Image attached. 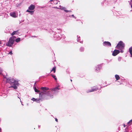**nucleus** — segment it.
Wrapping results in <instances>:
<instances>
[{"mask_svg":"<svg viewBox=\"0 0 132 132\" xmlns=\"http://www.w3.org/2000/svg\"><path fill=\"white\" fill-rule=\"evenodd\" d=\"M6 79V82L9 83L11 85V87H13L14 89L17 88V87L16 86L18 84V81L14 80L13 78H5Z\"/></svg>","mask_w":132,"mask_h":132,"instance_id":"obj_1","label":"nucleus"},{"mask_svg":"<svg viewBox=\"0 0 132 132\" xmlns=\"http://www.w3.org/2000/svg\"><path fill=\"white\" fill-rule=\"evenodd\" d=\"M40 89L42 90V91L39 93L40 95L43 94L47 95H48L50 94V92L48 90L49 89L48 88L42 87L40 88Z\"/></svg>","mask_w":132,"mask_h":132,"instance_id":"obj_2","label":"nucleus"},{"mask_svg":"<svg viewBox=\"0 0 132 132\" xmlns=\"http://www.w3.org/2000/svg\"><path fill=\"white\" fill-rule=\"evenodd\" d=\"M14 36L10 37L8 42L6 43V45L9 47H11L13 45L14 41Z\"/></svg>","mask_w":132,"mask_h":132,"instance_id":"obj_3","label":"nucleus"},{"mask_svg":"<svg viewBox=\"0 0 132 132\" xmlns=\"http://www.w3.org/2000/svg\"><path fill=\"white\" fill-rule=\"evenodd\" d=\"M124 45L122 42L120 41L117 45L116 46V48L120 50L124 48Z\"/></svg>","mask_w":132,"mask_h":132,"instance_id":"obj_4","label":"nucleus"},{"mask_svg":"<svg viewBox=\"0 0 132 132\" xmlns=\"http://www.w3.org/2000/svg\"><path fill=\"white\" fill-rule=\"evenodd\" d=\"M120 52L119 50H115L113 52L112 55L113 56H116Z\"/></svg>","mask_w":132,"mask_h":132,"instance_id":"obj_5","label":"nucleus"},{"mask_svg":"<svg viewBox=\"0 0 132 132\" xmlns=\"http://www.w3.org/2000/svg\"><path fill=\"white\" fill-rule=\"evenodd\" d=\"M98 89V88H94V87H93V88H92L91 89L88 90L87 91V93H88L94 92L95 91H96Z\"/></svg>","mask_w":132,"mask_h":132,"instance_id":"obj_6","label":"nucleus"},{"mask_svg":"<svg viewBox=\"0 0 132 132\" xmlns=\"http://www.w3.org/2000/svg\"><path fill=\"white\" fill-rule=\"evenodd\" d=\"M103 45L104 46H111V43L109 42L105 41L103 43Z\"/></svg>","mask_w":132,"mask_h":132,"instance_id":"obj_7","label":"nucleus"},{"mask_svg":"<svg viewBox=\"0 0 132 132\" xmlns=\"http://www.w3.org/2000/svg\"><path fill=\"white\" fill-rule=\"evenodd\" d=\"M10 15L13 18H16L17 16L15 12H13L10 13Z\"/></svg>","mask_w":132,"mask_h":132,"instance_id":"obj_8","label":"nucleus"},{"mask_svg":"<svg viewBox=\"0 0 132 132\" xmlns=\"http://www.w3.org/2000/svg\"><path fill=\"white\" fill-rule=\"evenodd\" d=\"M35 7V6L32 4L29 7V9L30 10H34Z\"/></svg>","mask_w":132,"mask_h":132,"instance_id":"obj_9","label":"nucleus"},{"mask_svg":"<svg viewBox=\"0 0 132 132\" xmlns=\"http://www.w3.org/2000/svg\"><path fill=\"white\" fill-rule=\"evenodd\" d=\"M50 1L52 2H53L52 3L53 4H57L58 3V2L57 0H51Z\"/></svg>","mask_w":132,"mask_h":132,"instance_id":"obj_10","label":"nucleus"},{"mask_svg":"<svg viewBox=\"0 0 132 132\" xmlns=\"http://www.w3.org/2000/svg\"><path fill=\"white\" fill-rule=\"evenodd\" d=\"M129 51L131 56L132 57V47H130L129 49Z\"/></svg>","mask_w":132,"mask_h":132,"instance_id":"obj_11","label":"nucleus"},{"mask_svg":"<svg viewBox=\"0 0 132 132\" xmlns=\"http://www.w3.org/2000/svg\"><path fill=\"white\" fill-rule=\"evenodd\" d=\"M75 88L73 86H70L68 87V89L69 90H74Z\"/></svg>","mask_w":132,"mask_h":132,"instance_id":"obj_12","label":"nucleus"},{"mask_svg":"<svg viewBox=\"0 0 132 132\" xmlns=\"http://www.w3.org/2000/svg\"><path fill=\"white\" fill-rule=\"evenodd\" d=\"M59 89L58 88V87H56L55 88H53L51 90L55 91Z\"/></svg>","mask_w":132,"mask_h":132,"instance_id":"obj_13","label":"nucleus"},{"mask_svg":"<svg viewBox=\"0 0 132 132\" xmlns=\"http://www.w3.org/2000/svg\"><path fill=\"white\" fill-rule=\"evenodd\" d=\"M56 67H54L52 69L51 71V72L52 71H53L54 73H55L56 71Z\"/></svg>","mask_w":132,"mask_h":132,"instance_id":"obj_14","label":"nucleus"},{"mask_svg":"<svg viewBox=\"0 0 132 132\" xmlns=\"http://www.w3.org/2000/svg\"><path fill=\"white\" fill-rule=\"evenodd\" d=\"M115 77L117 80H118L120 78V77H119V76L117 75H115Z\"/></svg>","mask_w":132,"mask_h":132,"instance_id":"obj_15","label":"nucleus"},{"mask_svg":"<svg viewBox=\"0 0 132 132\" xmlns=\"http://www.w3.org/2000/svg\"><path fill=\"white\" fill-rule=\"evenodd\" d=\"M18 32V30L16 31H14L12 33H11V35L13 36L15 34H16L17 32Z\"/></svg>","mask_w":132,"mask_h":132,"instance_id":"obj_16","label":"nucleus"},{"mask_svg":"<svg viewBox=\"0 0 132 132\" xmlns=\"http://www.w3.org/2000/svg\"><path fill=\"white\" fill-rule=\"evenodd\" d=\"M51 76L52 77L54 78L55 80H57V78L56 77V76L55 75H53L52 74H51Z\"/></svg>","mask_w":132,"mask_h":132,"instance_id":"obj_17","label":"nucleus"},{"mask_svg":"<svg viewBox=\"0 0 132 132\" xmlns=\"http://www.w3.org/2000/svg\"><path fill=\"white\" fill-rule=\"evenodd\" d=\"M36 100H35V101H36L37 103H39V101L41 100V99L40 98H39L38 99L36 98Z\"/></svg>","mask_w":132,"mask_h":132,"instance_id":"obj_18","label":"nucleus"},{"mask_svg":"<svg viewBox=\"0 0 132 132\" xmlns=\"http://www.w3.org/2000/svg\"><path fill=\"white\" fill-rule=\"evenodd\" d=\"M26 12L30 13L31 14H32L33 13V11H30L28 10H27L26 11Z\"/></svg>","mask_w":132,"mask_h":132,"instance_id":"obj_19","label":"nucleus"},{"mask_svg":"<svg viewBox=\"0 0 132 132\" xmlns=\"http://www.w3.org/2000/svg\"><path fill=\"white\" fill-rule=\"evenodd\" d=\"M20 38H18L16 39L15 41L16 42H18L20 41Z\"/></svg>","mask_w":132,"mask_h":132,"instance_id":"obj_20","label":"nucleus"},{"mask_svg":"<svg viewBox=\"0 0 132 132\" xmlns=\"http://www.w3.org/2000/svg\"><path fill=\"white\" fill-rule=\"evenodd\" d=\"M34 90L36 92V93H38L39 92V91L36 88V87H35L34 88Z\"/></svg>","mask_w":132,"mask_h":132,"instance_id":"obj_21","label":"nucleus"},{"mask_svg":"<svg viewBox=\"0 0 132 132\" xmlns=\"http://www.w3.org/2000/svg\"><path fill=\"white\" fill-rule=\"evenodd\" d=\"M64 11L65 12H72L70 10H64Z\"/></svg>","mask_w":132,"mask_h":132,"instance_id":"obj_22","label":"nucleus"},{"mask_svg":"<svg viewBox=\"0 0 132 132\" xmlns=\"http://www.w3.org/2000/svg\"><path fill=\"white\" fill-rule=\"evenodd\" d=\"M36 98H32V100L33 101H35V100H36Z\"/></svg>","mask_w":132,"mask_h":132,"instance_id":"obj_23","label":"nucleus"},{"mask_svg":"<svg viewBox=\"0 0 132 132\" xmlns=\"http://www.w3.org/2000/svg\"><path fill=\"white\" fill-rule=\"evenodd\" d=\"M131 122H132V119L131 120L129 121L128 123V124H129Z\"/></svg>","mask_w":132,"mask_h":132,"instance_id":"obj_24","label":"nucleus"},{"mask_svg":"<svg viewBox=\"0 0 132 132\" xmlns=\"http://www.w3.org/2000/svg\"><path fill=\"white\" fill-rule=\"evenodd\" d=\"M9 54H10L11 55H12V51H11L9 52Z\"/></svg>","mask_w":132,"mask_h":132,"instance_id":"obj_25","label":"nucleus"},{"mask_svg":"<svg viewBox=\"0 0 132 132\" xmlns=\"http://www.w3.org/2000/svg\"><path fill=\"white\" fill-rule=\"evenodd\" d=\"M55 121H56L57 122L58 121L57 119H56V118H55Z\"/></svg>","mask_w":132,"mask_h":132,"instance_id":"obj_26","label":"nucleus"},{"mask_svg":"<svg viewBox=\"0 0 132 132\" xmlns=\"http://www.w3.org/2000/svg\"><path fill=\"white\" fill-rule=\"evenodd\" d=\"M2 72V70L1 69H0V74H1Z\"/></svg>","mask_w":132,"mask_h":132,"instance_id":"obj_27","label":"nucleus"},{"mask_svg":"<svg viewBox=\"0 0 132 132\" xmlns=\"http://www.w3.org/2000/svg\"><path fill=\"white\" fill-rule=\"evenodd\" d=\"M72 16V17H74L75 16H74V15H73V14H72V15H71Z\"/></svg>","mask_w":132,"mask_h":132,"instance_id":"obj_28","label":"nucleus"},{"mask_svg":"<svg viewBox=\"0 0 132 132\" xmlns=\"http://www.w3.org/2000/svg\"><path fill=\"white\" fill-rule=\"evenodd\" d=\"M1 44V41L0 40V44Z\"/></svg>","mask_w":132,"mask_h":132,"instance_id":"obj_29","label":"nucleus"},{"mask_svg":"<svg viewBox=\"0 0 132 132\" xmlns=\"http://www.w3.org/2000/svg\"><path fill=\"white\" fill-rule=\"evenodd\" d=\"M131 7L132 8V3H131Z\"/></svg>","mask_w":132,"mask_h":132,"instance_id":"obj_30","label":"nucleus"},{"mask_svg":"<svg viewBox=\"0 0 132 132\" xmlns=\"http://www.w3.org/2000/svg\"><path fill=\"white\" fill-rule=\"evenodd\" d=\"M123 52V51H122L121 50V53H122Z\"/></svg>","mask_w":132,"mask_h":132,"instance_id":"obj_31","label":"nucleus"},{"mask_svg":"<svg viewBox=\"0 0 132 132\" xmlns=\"http://www.w3.org/2000/svg\"><path fill=\"white\" fill-rule=\"evenodd\" d=\"M1 128H0V131H1Z\"/></svg>","mask_w":132,"mask_h":132,"instance_id":"obj_32","label":"nucleus"},{"mask_svg":"<svg viewBox=\"0 0 132 132\" xmlns=\"http://www.w3.org/2000/svg\"><path fill=\"white\" fill-rule=\"evenodd\" d=\"M71 81H72V80H71Z\"/></svg>","mask_w":132,"mask_h":132,"instance_id":"obj_33","label":"nucleus"}]
</instances>
